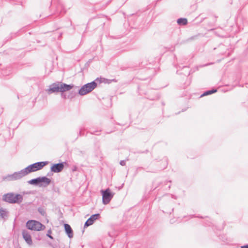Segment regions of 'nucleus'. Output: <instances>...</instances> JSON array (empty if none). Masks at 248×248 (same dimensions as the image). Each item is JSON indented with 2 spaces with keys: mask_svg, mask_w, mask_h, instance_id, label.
<instances>
[{
  "mask_svg": "<svg viewBox=\"0 0 248 248\" xmlns=\"http://www.w3.org/2000/svg\"><path fill=\"white\" fill-rule=\"evenodd\" d=\"M64 229H65V231L66 233L67 234V235H68V236L70 238L72 237L73 235V231H72V229L71 227H70V226L69 224H64Z\"/></svg>",
  "mask_w": 248,
  "mask_h": 248,
  "instance_id": "11",
  "label": "nucleus"
},
{
  "mask_svg": "<svg viewBox=\"0 0 248 248\" xmlns=\"http://www.w3.org/2000/svg\"><path fill=\"white\" fill-rule=\"evenodd\" d=\"M73 87V85H68L64 83H59L60 92H64L68 91L72 89Z\"/></svg>",
  "mask_w": 248,
  "mask_h": 248,
  "instance_id": "7",
  "label": "nucleus"
},
{
  "mask_svg": "<svg viewBox=\"0 0 248 248\" xmlns=\"http://www.w3.org/2000/svg\"><path fill=\"white\" fill-rule=\"evenodd\" d=\"M6 215V212L2 209L0 208V217H3Z\"/></svg>",
  "mask_w": 248,
  "mask_h": 248,
  "instance_id": "16",
  "label": "nucleus"
},
{
  "mask_svg": "<svg viewBox=\"0 0 248 248\" xmlns=\"http://www.w3.org/2000/svg\"><path fill=\"white\" fill-rule=\"evenodd\" d=\"M22 235L25 241L30 245H32V241L31 234L27 231L22 232Z\"/></svg>",
  "mask_w": 248,
  "mask_h": 248,
  "instance_id": "8",
  "label": "nucleus"
},
{
  "mask_svg": "<svg viewBox=\"0 0 248 248\" xmlns=\"http://www.w3.org/2000/svg\"><path fill=\"white\" fill-rule=\"evenodd\" d=\"M96 86L97 84L94 81L88 83L81 87L78 93L81 95H85L92 92Z\"/></svg>",
  "mask_w": 248,
  "mask_h": 248,
  "instance_id": "4",
  "label": "nucleus"
},
{
  "mask_svg": "<svg viewBox=\"0 0 248 248\" xmlns=\"http://www.w3.org/2000/svg\"><path fill=\"white\" fill-rule=\"evenodd\" d=\"M177 23L179 25H186L187 23V20L186 18H180L178 19Z\"/></svg>",
  "mask_w": 248,
  "mask_h": 248,
  "instance_id": "13",
  "label": "nucleus"
},
{
  "mask_svg": "<svg viewBox=\"0 0 248 248\" xmlns=\"http://www.w3.org/2000/svg\"><path fill=\"white\" fill-rule=\"evenodd\" d=\"M49 237L52 239V237L50 235H47Z\"/></svg>",
  "mask_w": 248,
  "mask_h": 248,
  "instance_id": "18",
  "label": "nucleus"
},
{
  "mask_svg": "<svg viewBox=\"0 0 248 248\" xmlns=\"http://www.w3.org/2000/svg\"><path fill=\"white\" fill-rule=\"evenodd\" d=\"M241 248H248V245L242 246Z\"/></svg>",
  "mask_w": 248,
  "mask_h": 248,
  "instance_id": "17",
  "label": "nucleus"
},
{
  "mask_svg": "<svg viewBox=\"0 0 248 248\" xmlns=\"http://www.w3.org/2000/svg\"><path fill=\"white\" fill-rule=\"evenodd\" d=\"M99 216V214L92 215L85 222V227H88L92 225L94 221L97 219Z\"/></svg>",
  "mask_w": 248,
  "mask_h": 248,
  "instance_id": "9",
  "label": "nucleus"
},
{
  "mask_svg": "<svg viewBox=\"0 0 248 248\" xmlns=\"http://www.w3.org/2000/svg\"><path fill=\"white\" fill-rule=\"evenodd\" d=\"M48 93L50 94L54 92H59V83L53 84L51 87L47 90Z\"/></svg>",
  "mask_w": 248,
  "mask_h": 248,
  "instance_id": "10",
  "label": "nucleus"
},
{
  "mask_svg": "<svg viewBox=\"0 0 248 248\" xmlns=\"http://www.w3.org/2000/svg\"><path fill=\"white\" fill-rule=\"evenodd\" d=\"M101 192L102 194L103 203L105 204L108 203L113 196V194L111 193L110 189L108 188L105 190H102Z\"/></svg>",
  "mask_w": 248,
  "mask_h": 248,
  "instance_id": "5",
  "label": "nucleus"
},
{
  "mask_svg": "<svg viewBox=\"0 0 248 248\" xmlns=\"http://www.w3.org/2000/svg\"><path fill=\"white\" fill-rule=\"evenodd\" d=\"M2 199L5 202L12 203H19L23 200L22 196L20 194H16L13 193L4 194Z\"/></svg>",
  "mask_w": 248,
  "mask_h": 248,
  "instance_id": "2",
  "label": "nucleus"
},
{
  "mask_svg": "<svg viewBox=\"0 0 248 248\" xmlns=\"http://www.w3.org/2000/svg\"><path fill=\"white\" fill-rule=\"evenodd\" d=\"M47 164V162H40L31 165L20 171L22 176H25L31 172L41 170Z\"/></svg>",
  "mask_w": 248,
  "mask_h": 248,
  "instance_id": "1",
  "label": "nucleus"
},
{
  "mask_svg": "<svg viewBox=\"0 0 248 248\" xmlns=\"http://www.w3.org/2000/svg\"><path fill=\"white\" fill-rule=\"evenodd\" d=\"M26 226L29 229L36 231L43 230L45 228V226L40 222L33 220L28 221L27 222Z\"/></svg>",
  "mask_w": 248,
  "mask_h": 248,
  "instance_id": "3",
  "label": "nucleus"
},
{
  "mask_svg": "<svg viewBox=\"0 0 248 248\" xmlns=\"http://www.w3.org/2000/svg\"><path fill=\"white\" fill-rule=\"evenodd\" d=\"M40 177H39L38 178L32 179V180H30L29 182V183L31 185H36V184L40 183Z\"/></svg>",
  "mask_w": 248,
  "mask_h": 248,
  "instance_id": "14",
  "label": "nucleus"
},
{
  "mask_svg": "<svg viewBox=\"0 0 248 248\" xmlns=\"http://www.w3.org/2000/svg\"><path fill=\"white\" fill-rule=\"evenodd\" d=\"M217 92V90H211V91H209L208 92H206L205 93H204V94H203V95H208V94H211L213 93H216Z\"/></svg>",
  "mask_w": 248,
  "mask_h": 248,
  "instance_id": "15",
  "label": "nucleus"
},
{
  "mask_svg": "<svg viewBox=\"0 0 248 248\" xmlns=\"http://www.w3.org/2000/svg\"><path fill=\"white\" fill-rule=\"evenodd\" d=\"M64 168L63 163L55 164L51 167V170L54 172H59L61 171Z\"/></svg>",
  "mask_w": 248,
  "mask_h": 248,
  "instance_id": "6",
  "label": "nucleus"
},
{
  "mask_svg": "<svg viewBox=\"0 0 248 248\" xmlns=\"http://www.w3.org/2000/svg\"><path fill=\"white\" fill-rule=\"evenodd\" d=\"M40 183H44L47 185L50 183V180L46 177H40Z\"/></svg>",
  "mask_w": 248,
  "mask_h": 248,
  "instance_id": "12",
  "label": "nucleus"
}]
</instances>
